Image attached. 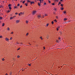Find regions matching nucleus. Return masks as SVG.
Wrapping results in <instances>:
<instances>
[{
    "label": "nucleus",
    "instance_id": "1",
    "mask_svg": "<svg viewBox=\"0 0 75 75\" xmlns=\"http://www.w3.org/2000/svg\"><path fill=\"white\" fill-rule=\"evenodd\" d=\"M16 17V16H14L13 17H11L10 18V20H11V19H13V18H15V17Z\"/></svg>",
    "mask_w": 75,
    "mask_h": 75
},
{
    "label": "nucleus",
    "instance_id": "2",
    "mask_svg": "<svg viewBox=\"0 0 75 75\" xmlns=\"http://www.w3.org/2000/svg\"><path fill=\"white\" fill-rule=\"evenodd\" d=\"M6 41H9V39H8V38H6L5 39Z\"/></svg>",
    "mask_w": 75,
    "mask_h": 75
},
{
    "label": "nucleus",
    "instance_id": "3",
    "mask_svg": "<svg viewBox=\"0 0 75 75\" xmlns=\"http://www.w3.org/2000/svg\"><path fill=\"white\" fill-rule=\"evenodd\" d=\"M38 18H41V15H38Z\"/></svg>",
    "mask_w": 75,
    "mask_h": 75
},
{
    "label": "nucleus",
    "instance_id": "4",
    "mask_svg": "<svg viewBox=\"0 0 75 75\" xmlns=\"http://www.w3.org/2000/svg\"><path fill=\"white\" fill-rule=\"evenodd\" d=\"M35 13H36V11H33V14L34 15V14H35Z\"/></svg>",
    "mask_w": 75,
    "mask_h": 75
},
{
    "label": "nucleus",
    "instance_id": "5",
    "mask_svg": "<svg viewBox=\"0 0 75 75\" xmlns=\"http://www.w3.org/2000/svg\"><path fill=\"white\" fill-rule=\"evenodd\" d=\"M19 22H20V21L18 20L16 21V23H19Z\"/></svg>",
    "mask_w": 75,
    "mask_h": 75
},
{
    "label": "nucleus",
    "instance_id": "6",
    "mask_svg": "<svg viewBox=\"0 0 75 75\" xmlns=\"http://www.w3.org/2000/svg\"><path fill=\"white\" fill-rule=\"evenodd\" d=\"M5 25V24L4 23H3L2 24V26L4 27Z\"/></svg>",
    "mask_w": 75,
    "mask_h": 75
},
{
    "label": "nucleus",
    "instance_id": "7",
    "mask_svg": "<svg viewBox=\"0 0 75 75\" xmlns=\"http://www.w3.org/2000/svg\"><path fill=\"white\" fill-rule=\"evenodd\" d=\"M24 12H23V13L21 12L20 13L21 14H22V15H23V14H24Z\"/></svg>",
    "mask_w": 75,
    "mask_h": 75
},
{
    "label": "nucleus",
    "instance_id": "8",
    "mask_svg": "<svg viewBox=\"0 0 75 75\" xmlns=\"http://www.w3.org/2000/svg\"><path fill=\"white\" fill-rule=\"evenodd\" d=\"M67 20V19L65 18H64V21H66V20Z\"/></svg>",
    "mask_w": 75,
    "mask_h": 75
},
{
    "label": "nucleus",
    "instance_id": "9",
    "mask_svg": "<svg viewBox=\"0 0 75 75\" xmlns=\"http://www.w3.org/2000/svg\"><path fill=\"white\" fill-rule=\"evenodd\" d=\"M8 7H11V4H9L8 5Z\"/></svg>",
    "mask_w": 75,
    "mask_h": 75
},
{
    "label": "nucleus",
    "instance_id": "10",
    "mask_svg": "<svg viewBox=\"0 0 75 75\" xmlns=\"http://www.w3.org/2000/svg\"><path fill=\"white\" fill-rule=\"evenodd\" d=\"M47 39H48V38H49V36L48 35H47Z\"/></svg>",
    "mask_w": 75,
    "mask_h": 75
},
{
    "label": "nucleus",
    "instance_id": "11",
    "mask_svg": "<svg viewBox=\"0 0 75 75\" xmlns=\"http://www.w3.org/2000/svg\"><path fill=\"white\" fill-rule=\"evenodd\" d=\"M38 5L39 6H41V5L40 4V2H39L38 4Z\"/></svg>",
    "mask_w": 75,
    "mask_h": 75
},
{
    "label": "nucleus",
    "instance_id": "12",
    "mask_svg": "<svg viewBox=\"0 0 75 75\" xmlns=\"http://www.w3.org/2000/svg\"><path fill=\"white\" fill-rule=\"evenodd\" d=\"M25 5L26 6H28V5L27 4V3L25 4Z\"/></svg>",
    "mask_w": 75,
    "mask_h": 75
},
{
    "label": "nucleus",
    "instance_id": "13",
    "mask_svg": "<svg viewBox=\"0 0 75 75\" xmlns=\"http://www.w3.org/2000/svg\"><path fill=\"white\" fill-rule=\"evenodd\" d=\"M52 5L53 6H54V5H55V3H52Z\"/></svg>",
    "mask_w": 75,
    "mask_h": 75
},
{
    "label": "nucleus",
    "instance_id": "14",
    "mask_svg": "<svg viewBox=\"0 0 75 75\" xmlns=\"http://www.w3.org/2000/svg\"><path fill=\"white\" fill-rule=\"evenodd\" d=\"M7 30H8V31H9V30H10V28H9L8 27L7 28Z\"/></svg>",
    "mask_w": 75,
    "mask_h": 75
},
{
    "label": "nucleus",
    "instance_id": "15",
    "mask_svg": "<svg viewBox=\"0 0 75 75\" xmlns=\"http://www.w3.org/2000/svg\"><path fill=\"white\" fill-rule=\"evenodd\" d=\"M2 18H3L1 16H0V20H1Z\"/></svg>",
    "mask_w": 75,
    "mask_h": 75
},
{
    "label": "nucleus",
    "instance_id": "16",
    "mask_svg": "<svg viewBox=\"0 0 75 75\" xmlns=\"http://www.w3.org/2000/svg\"><path fill=\"white\" fill-rule=\"evenodd\" d=\"M18 8V7L17 6H14V8Z\"/></svg>",
    "mask_w": 75,
    "mask_h": 75
},
{
    "label": "nucleus",
    "instance_id": "17",
    "mask_svg": "<svg viewBox=\"0 0 75 75\" xmlns=\"http://www.w3.org/2000/svg\"><path fill=\"white\" fill-rule=\"evenodd\" d=\"M30 3L31 4H33V3H34V2H32V1L30 2Z\"/></svg>",
    "mask_w": 75,
    "mask_h": 75
},
{
    "label": "nucleus",
    "instance_id": "18",
    "mask_svg": "<svg viewBox=\"0 0 75 75\" xmlns=\"http://www.w3.org/2000/svg\"><path fill=\"white\" fill-rule=\"evenodd\" d=\"M56 42H57L59 43V41H58V40H56Z\"/></svg>",
    "mask_w": 75,
    "mask_h": 75
},
{
    "label": "nucleus",
    "instance_id": "19",
    "mask_svg": "<svg viewBox=\"0 0 75 75\" xmlns=\"http://www.w3.org/2000/svg\"><path fill=\"white\" fill-rule=\"evenodd\" d=\"M27 2H28V3H30L31 2V1H29V0H28Z\"/></svg>",
    "mask_w": 75,
    "mask_h": 75
},
{
    "label": "nucleus",
    "instance_id": "20",
    "mask_svg": "<svg viewBox=\"0 0 75 75\" xmlns=\"http://www.w3.org/2000/svg\"><path fill=\"white\" fill-rule=\"evenodd\" d=\"M9 8L10 9V10L11 9V7L10 6H9Z\"/></svg>",
    "mask_w": 75,
    "mask_h": 75
},
{
    "label": "nucleus",
    "instance_id": "21",
    "mask_svg": "<svg viewBox=\"0 0 75 75\" xmlns=\"http://www.w3.org/2000/svg\"><path fill=\"white\" fill-rule=\"evenodd\" d=\"M17 57L18 58H20V56L18 55Z\"/></svg>",
    "mask_w": 75,
    "mask_h": 75
},
{
    "label": "nucleus",
    "instance_id": "22",
    "mask_svg": "<svg viewBox=\"0 0 75 75\" xmlns=\"http://www.w3.org/2000/svg\"><path fill=\"white\" fill-rule=\"evenodd\" d=\"M25 2V1H23L22 3L23 4H24Z\"/></svg>",
    "mask_w": 75,
    "mask_h": 75
},
{
    "label": "nucleus",
    "instance_id": "23",
    "mask_svg": "<svg viewBox=\"0 0 75 75\" xmlns=\"http://www.w3.org/2000/svg\"><path fill=\"white\" fill-rule=\"evenodd\" d=\"M2 59L3 61H4V60H5V59H4V58H2Z\"/></svg>",
    "mask_w": 75,
    "mask_h": 75
},
{
    "label": "nucleus",
    "instance_id": "24",
    "mask_svg": "<svg viewBox=\"0 0 75 75\" xmlns=\"http://www.w3.org/2000/svg\"><path fill=\"white\" fill-rule=\"evenodd\" d=\"M26 23H28V21H26Z\"/></svg>",
    "mask_w": 75,
    "mask_h": 75
},
{
    "label": "nucleus",
    "instance_id": "25",
    "mask_svg": "<svg viewBox=\"0 0 75 75\" xmlns=\"http://www.w3.org/2000/svg\"><path fill=\"white\" fill-rule=\"evenodd\" d=\"M28 35V33H27L26 35V36H27V35Z\"/></svg>",
    "mask_w": 75,
    "mask_h": 75
},
{
    "label": "nucleus",
    "instance_id": "26",
    "mask_svg": "<svg viewBox=\"0 0 75 75\" xmlns=\"http://www.w3.org/2000/svg\"><path fill=\"white\" fill-rule=\"evenodd\" d=\"M2 37H3V36H2V35L0 36V38H2Z\"/></svg>",
    "mask_w": 75,
    "mask_h": 75
},
{
    "label": "nucleus",
    "instance_id": "27",
    "mask_svg": "<svg viewBox=\"0 0 75 75\" xmlns=\"http://www.w3.org/2000/svg\"><path fill=\"white\" fill-rule=\"evenodd\" d=\"M48 25H49V24L47 23V24H46V26H48Z\"/></svg>",
    "mask_w": 75,
    "mask_h": 75
},
{
    "label": "nucleus",
    "instance_id": "28",
    "mask_svg": "<svg viewBox=\"0 0 75 75\" xmlns=\"http://www.w3.org/2000/svg\"><path fill=\"white\" fill-rule=\"evenodd\" d=\"M20 49V48H18V49L17 50V51H18V50H19Z\"/></svg>",
    "mask_w": 75,
    "mask_h": 75
},
{
    "label": "nucleus",
    "instance_id": "29",
    "mask_svg": "<svg viewBox=\"0 0 75 75\" xmlns=\"http://www.w3.org/2000/svg\"><path fill=\"white\" fill-rule=\"evenodd\" d=\"M64 5L63 4H61V6H62V7H63V5Z\"/></svg>",
    "mask_w": 75,
    "mask_h": 75
},
{
    "label": "nucleus",
    "instance_id": "30",
    "mask_svg": "<svg viewBox=\"0 0 75 75\" xmlns=\"http://www.w3.org/2000/svg\"><path fill=\"white\" fill-rule=\"evenodd\" d=\"M54 21H55V22H57V20L55 19V20H54Z\"/></svg>",
    "mask_w": 75,
    "mask_h": 75
},
{
    "label": "nucleus",
    "instance_id": "31",
    "mask_svg": "<svg viewBox=\"0 0 75 75\" xmlns=\"http://www.w3.org/2000/svg\"><path fill=\"white\" fill-rule=\"evenodd\" d=\"M40 1H42V2H43V0H40Z\"/></svg>",
    "mask_w": 75,
    "mask_h": 75
},
{
    "label": "nucleus",
    "instance_id": "32",
    "mask_svg": "<svg viewBox=\"0 0 75 75\" xmlns=\"http://www.w3.org/2000/svg\"><path fill=\"white\" fill-rule=\"evenodd\" d=\"M52 24H54V22H53V21L52 22Z\"/></svg>",
    "mask_w": 75,
    "mask_h": 75
},
{
    "label": "nucleus",
    "instance_id": "33",
    "mask_svg": "<svg viewBox=\"0 0 75 75\" xmlns=\"http://www.w3.org/2000/svg\"><path fill=\"white\" fill-rule=\"evenodd\" d=\"M63 13H64V14H65V13H66V12L65 11H64V12H63Z\"/></svg>",
    "mask_w": 75,
    "mask_h": 75
},
{
    "label": "nucleus",
    "instance_id": "34",
    "mask_svg": "<svg viewBox=\"0 0 75 75\" xmlns=\"http://www.w3.org/2000/svg\"><path fill=\"white\" fill-rule=\"evenodd\" d=\"M64 8H61V10H64Z\"/></svg>",
    "mask_w": 75,
    "mask_h": 75
},
{
    "label": "nucleus",
    "instance_id": "35",
    "mask_svg": "<svg viewBox=\"0 0 75 75\" xmlns=\"http://www.w3.org/2000/svg\"><path fill=\"white\" fill-rule=\"evenodd\" d=\"M47 15L46 14H45V17H46V16H47Z\"/></svg>",
    "mask_w": 75,
    "mask_h": 75
},
{
    "label": "nucleus",
    "instance_id": "36",
    "mask_svg": "<svg viewBox=\"0 0 75 75\" xmlns=\"http://www.w3.org/2000/svg\"><path fill=\"white\" fill-rule=\"evenodd\" d=\"M11 74H12V72H11L10 73V74H9V75H11Z\"/></svg>",
    "mask_w": 75,
    "mask_h": 75
},
{
    "label": "nucleus",
    "instance_id": "37",
    "mask_svg": "<svg viewBox=\"0 0 75 75\" xmlns=\"http://www.w3.org/2000/svg\"><path fill=\"white\" fill-rule=\"evenodd\" d=\"M17 6H20V4H18V5H17Z\"/></svg>",
    "mask_w": 75,
    "mask_h": 75
},
{
    "label": "nucleus",
    "instance_id": "38",
    "mask_svg": "<svg viewBox=\"0 0 75 75\" xmlns=\"http://www.w3.org/2000/svg\"><path fill=\"white\" fill-rule=\"evenodd\" d=\"M18 14V13H15L16 15H17Z\"/></svg>",
    "mask_w": 75,
    "mask_h": 75
},
{
    "label": "nucleus",
    "instance_id": "39",
    "mask_svg": "<svg viewBox=\"0 0 75 75\" xmlns=\"http://www.w3.org/2000/svg\"><path fill=\"white\" fill-rule=\"evenodd\" d=\"M49 1V3H51V1Z\"/></svg>",
    "mask_w": 75,
    "mask_h": 75
},
{
    "label": "nucleus",
    "instance_id": "40",
    "mask_svg": "<svg viewBox=\"0 0 75 75\" xmlns=\"http://www.w3.org/2000/svg\"><path fill=\"white\" fill-rule=\"evenodd\" d=\"M22 7H23V6L22 5H21V6H20V8H22Z\"/></svg>",
    "mask_w": 75,
    "mask_h": 75
},
{
    "label": "nucleus",
    "instance_id": "41",
    "mask_svg": "<svg viewBox=\"0 0 75 75\" xmlns=\"http://www.w3.org/2000/svg\"><path fill=\"white\" fill-rule=\"evenodd\" d=\"M59 4H61V2H59Z\"/></svg>",
    "mask_w": 75,
    "mask_h": 75
},
{
    "label": "nucleus",
    "instance_id": "42",
    "mask_svg": "<svg viewBox=\"0 0 75 75\" xmlns=\"http://www.w3.org/2000/svg\"><path fill=\"white\" fill-rule=\"evenodd\" d=\"M40 4H41V3H42V1H40Z\"/></svg>",
    "mask_w": 75,
    "mask_h": 75
},
{
    "label": "nucleus",
    "instance_id": "43",
    "mask_svg": "<svg viewBox=\"0 0 75 75\" xmlns=\"http://www.w3.org/2000/svg\"><path fill=\"white\" fill-rule=\"evenodd\" d=\"M46 4H46V3H44V5H46Z\"/></svg>",
    "mask_w": 75,
    "mask_h": 75
},
{
    "label": "nucleus",
    "instance_id": "44",
    "mask_svg": "<svg viewBox=\"0 0 75 75\" xmlns=\"http://www.w3.org/2000/svg\"><path fill=\"white\" fill-rule=\"evenodd\" d=\"M12 37H11L10 39V40H12Z\"/></svg>",
    "mask_w": 75,
    "mask_h": 75
},
{
    "label": "nucleus",
    "instance_id": "45",
    "mask_svg": "<svg viewBox=\"0 0 75 75\" xmlns=\"http://www.w3.org/2000/svg\"><path fill=\"white\" fill-rule=\"evenodd\" d=\"M57 31H58V28H57Z\"/></svg>",
    "mask_w": 75,
    "mask_h": 75
},
{
    "label": "nucleus",
    "instance_id": "46",
    "mask_svg": "<svg viewBox=\"0 0 75 75\" xmlns=\"http://www.w3.org/2000/svg\"><path fill=\"white\" fill-rule=\"evenodd\" d=\"M28 65H29V66H31V64H28Z\"/></svg>",
    "mask_w": 75,
    "mask_h": 75
},
{
    "label": "nucleus",
    "instance_id": "47",
    "mask_svg": "<svg viewBox=\"0 0 75 75\" xmlns=\"http://www.w3.org/2000/svg\"><path fill=\"white\" fill-rule=\"evenodd\" d=\"M59 28H60V27H57V28H58V29H59Z\"/></svg>",
    "mask_w": 75,
    "mask_h": 75
},
{
    "label": "nucleus",
    "instance_id": "48",
    "mask_svg": "<svg viewBox=\"0 0 75 75\" xmlns=\"http://www.w3.org/2000/svg\"><path fill=\"white\" fill-rule=\"evenodd\" d=\"M43 48L44 50H45V47H44Z\"/></svg>",
    "mask_w": 75,
    "mask_h": 75
},
{
    "label": "nucleus",
    "instance_id": "49",
    "mask_svg": "<svg viewBox=\"0 0 75 75\" xmlns=\"http://www.w3.org/2000/svg\"><path fill=\"white\" fill-rule=\"evenodd\" d=\"M20 14H21L20 13H19V14H18L19 16H20Z\"/></svg>",
    "mask_w": 75,
    "mask_h": 75
},
{
    "label": "nucleus",
    "instance_id": "50",
    "mask_svg": "<svg viewBox=\"0 0 75 75\" xmlns=\"http://www.w3.org/2000/svg\"><path fill=\"white\" fill-rule=\"evenodd\" d=\"M63 0H60V1L61 2V1H62Z\"/></svg>",
    "mask_w": 75,
    "mask_h": 75
},
{
    "label": "nucleus",
    "instance_id": "51",
    "mask_svg": "<svg viewBox=\"0 0 75 75\" xmlns=\"http://www.w3.org/2000/svg\"><path fill=\"white\" fill-rule=\"evenodd\" d=\"M56 0V1L57 2H58V0Z\"/></svg>",
    "mask_w": 75,
    "mask_h": 75
},
{
    "label": "nucleus",
    "instance_id": "52",
    "mask_svg": "<svg viewBox=\"0 0 75 75\" xmlns=\"http://www.w3.org/2000/svg\"><path fill=\"white\" fill-rule=\"evenodd\" d=\"M11 34H13V32H12L11 33Z\"/></svg>",
    "mask_w": 75,
    "mask_h": 75
},
{
    "label": "nucleus",
    "instance_id": "53",
    "mask_svg": "<svg viewBox=\"0 0 75 75\" xmlns=\"http://www.w3.org/2000/svg\"><path fill=\"white\" fill-rule=\"evenodd\" d=\"M42 38V37H40V38Z\"/></svg>",
    "mask_w": 75,
    "mask_h": 75
},
{
    "label": "nucleus",
    "instance_id": "54",
    "mask_svg": "<svg viewBox=\"0 0 75 75\" xmlns=\"http://www.w3.org/2000/svg\"><path fill=\"white\" fill-rule=\"evenodd\" d=\"M29 44H30V45H31V44H30V43H29Z\"/></svg>",
    "mask_w": 75,
    "mask_h": 75
},
{
    "label": "nucleus",
    "instance_id": "55",
    "mask_svg": "<svg viewBox=\"0 0 75 75\" xmlns=\"http://www.w3.org/2000/svg\"><path fill=\"white\" fill-rule=\"evenodd\" d=\"M56 18H58V17L56 16Z\"/></svg>",
    "mask_w": 75,
    "mask_h": 75
},
{
    "label": "nucleus",
    "instance_id": "56",
    "mask_svg": "<svg viewBox=\"0 0 75 75\" xmlns=\"http://www.w3.org/2000/svg\"><path fill=\"white\" fill-rule=\"evenodd\" d=\"M8 13H9V10H8Z\"/></svg>",
    "mask_w": 75,
    "mask_h": 75
},
{
    "label": "nucleus",
    "instance_id": "57",
    "mask_svg": "<svg viewBox=\"0 0 75 75\" xmlns=\"http://www.w3.org/2000/svg\"><path fill=\"white\" fill-rule=\"evenodd\" d=\"M41 39L42 40H43V38H41Z\"/></svg>",
    "mask_w": 75,
    "mask_h": 75
},
{
    "label": "nucleus",
    "instance_id": "58",
    "mask_svg": "<svg viewBox=\"0 0 75 75\" xmlns=\"http://www.w3.org/2000/svg\"><path fill=\"white\" fill-rule=\"evenodd\" d=\"M22 1H20V2H22Z\"/></svg>",
    "mask_w": 75,
    "mask_h": 75
},
{
    "label": "nucleus",
    "instance_id": "59",
    "mask_svg": "<svg viewBox=\"0 0 75 75\" xmlns=\"http://www.w3.org/2000/svg\"><path fill=\"white\" fill-rule=\"evenodd\" d=\"M1 5H0V8H1Z\"/></svg>",
    "mask_w": 75,
    "mask_h": 75
},
{
    "label": "nucleus",
    "instance_id": "60",
    "mask_svg": "<svg viewBox=\"0 0 75 75\" xmlns=\"http://www.w3.org/2000/svg\"><path fill=\"white\" fill-rule=\"evenodd\" d=\"M17 43L18 44H19V43H18V42H17Z\"/></svg>",
    "mask_w": 75,
    "mask_h": 75
},
{
    "label": "nucleus",
    "instance_id": "61",
    "mask_svg": "<svg viewBox=\"0 0 75 75\" xmlns=\"http://www.w3.org/2000/svg\"><path fill=\"white\" fill-rule=\"evenodd\" d=\"M59 40H60V38H59Z\"/></svg>",
    "mask_w": 75,
    "mask_h": 75
},
{
    "label": "nucleus",
    "instance_id": "62",
    "mask_svg": "<svg viewBox=\"0 0 75 75\" xmlns=\"http://www.w3.org/2000/svg\"><path fill=\"white\" fill-rule=\"evenodd\" d=\"M6 75H8L7 74H6Z\"/></svg>",
    "mask_w": 75,
    "mask_h": 75
},
{
    "label": "nucleus",
    "instance_id": "63",
    "mask_svg": "<svg viewBox=\"0 0 75 75\" xmlns=\"http://www.w3.org/2000/svg\"><path fill=\"white\" fill-rule=\"evenodd\" d=\"M4 1H3V3H4Z\"/></svg>",
    "mask_w": 75,
    "mask_h": 75
},
{
    "label": "nucleus",
    "instance_id": "64",
    "mask_svg": "<svg viewBox=\"0 0 75 75\" xmlns=\"http://www.w3.org/2000/svg\"><path fill=\"white\" fill-rule=\"evenodd\" d=\"M55 11H56V8L55 9Z\"/></svg>",
    "mask_w": 75,
    "mask_h": 75
}]
</instances>
